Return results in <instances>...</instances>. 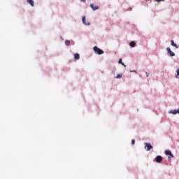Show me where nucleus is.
<instances>
[{
  "label": "nucleus",
  "instance_id": "4468645a",
  "mask_svg": "<svg viewBox=\"0 0 179 179\" xmlns=\"http://www.w3.org/2000/svg\"><path fill=\"white\" fill-rule=\"evenodd\" d=\"M65 44L66 45H71V41H66Z\"/></svg>",
  "mask_w": 179,
  "mask_h": 179
},
{
  "label": "nucleus",
  "instance_id": "1a4fd4ad",
  "mask_svg": "<svg viewBox=\"0 0 179 179\" xmlns=\"http://www.w3.org/2000/svg\"><path fill=\"white\" fill-rule=\"evenodd\" d=\"M27 2L31 5V6H34V1L33 0H27Z\"/></svg>",
  "mask_w": 179,
  "mask_h": 179
},
{
  "label": "nucleus",
  "instance_id": "f8f14e48",
  "mask_svg": "<svg viewBox=\"0 0 179 179\" xmlns=\"http://www.w3.org/2000/svg\"><path fill=\"white\" fill-rule=\"evenodd\" d=\"M171 45L173 46V47H176V48H178V46L177 45V44H176L175 43H174V41H171Z\"/></svg>",
  "mask_w": 179,
  "mask_h": 179
},
{
  "label": "nucleus",
  "instance_id": "4be33fe9",
  "mask_svg": "<svg viewBox=\"0 0 179 179\" xmlns=\"http://www.w3.org/2000/svg\"><path fill=\"white\" fill-rule=\"evenodd\" d=\"M168 159H170V157H169V158Z\"/></svg>",
  "mask_w": 179,
  "mask_h": 179
},
{
  "label": "nucleus",
  "instance_id": "a211bd4d",
  "mask_svg": "<svg viewBox=\"0 0 179 179\" xmlns=\"http://www.w3.org/2000/svg\"><path fill=\"white\" fill-rule=\"evenodd\" d=\"M131 145H135V140H134V139H133V140L131 141Z\"/></svg>",
  "mask_w": 179,
  "mask_h": 179
},
{
  "label": "nucleus",
  "instance_id": "dca6fc26",
  "mask_svg": "<svg viewBox=\"0 0 179 179\" xmlns=\"http://www.w3.org/2000/svg\"><path fill=\"white\" fill-rule=\"evenodd\" d=\"M122 59H120L119 61H118V64H122Z\"/></svg>",
  "mask_w": 179,
  "mask_h": 179
},
{
  "label": "nucleus",
  "instance_id": "6ab92c4d",
  "mask_svg": "<svg viewBox=\"0 0 179 179\" xmlns=\"http://www.w3.org/2000/svg\"><path fill=\"white\" fill-rule=\"evenodd\" d=\"M121 65H122L123 66H124V68H127V65H125V64L122 63V64H121Z\"/></svg>",
  "mask_w": 179,
  "mask_h": 179
},
{
  "label": "nucleus",
  "instance_id": "9d476101",
  "mask_svg": "<svg viewBox=\"0 0 179 179\" xmlns=\"http://www.w3.org/2000/svg\"><path fill=\"white\" fill-rule=\"evenodd\" d=\"M129 45L130 47H131L132 48H134V47H135L136 45V43H135V41H131L129 43Z\"/></svg>",
  "mask_w": 179,
  "mask_h": 179
},
{
  "label": "nucleus",
  "instance_id": "423d86ee",
  "mask_svg": "<svg viewBox=\"0 0 179 179\" xmlns=\"http://www.w3.org/2000/svg\"><path fill=\"white\" fill-rule=\"evenodd\" d=\"M83 23L85 24V26H89L90 24V22H89V21L86 22V17H83Z\"/></svg>",
  "mask_w": 179,
  "mask_h": 179
},
{
  "label": "nucleus",
  "instance_id": "412c9836",
  "mask_svg": "<svg viewBox=\"0 0 179 179\" xmlns=\"http://www.w3.org/2000/svg\"><path fill=\"white\" fill-rule=\"evenodd\" d=\"M130 72H136V71L132 70V71H130Z\"/></svg>",
  "mask_w": 179,
  "mask_h": 179
},
{
  "label": "nucleus",
  "instance_id": "7ed1b4c3",
  "mask_svg": "<svg viewBox=\"0 0 179 179\" xmlns=\"http://www.w3.org/2000/svg\"><path fill=\"white\" fill-rule=\"evenodd\" d=\"M155 160L157 163H162V162H163V157L160 155H158L156 157Z\"/></svg>",
  "mask_w": 179,
  "mask_h": 179
},
{
  "label": "nucleus",
  "instance_id": "5701e85b",
  "mask_svg": "<svg viewBox=\"0 0 179 179\" xmlns=\"http://www.w3.org/2000/svg\"><path fill=\"white\" fill-rule=\"evenodd\" d=\"M82 1H85V0H82Z\"/></svg>",
  "mask_w": 179,
  "mask_h": 179
},
{
  "label": "nucleus",
  "instance_id": "2eb2a0df",
  "mask_svg": "<svg viewBox=\"0 0 179 179\" xmlns=\"http://www.w3.org/2000/svg\"><path fill=\"white\" fill-rule=\"evenodd\" d=\"M176 72H177L176 78H179V69L176 70Z\"/></svg>",
  "mask_w": 179,
  "mask_h": 179
},
{
  "label": "nucleus",
  "instance_id": "9b49d317",
  "mask_svg": "<svg viewBox=\"0 0 179 179\" xmlns=\"http://www.w3.org/2000/svg\"><path fill=\"white\" fill-rule=\"evenodd\" d=\"M74 58L75 59H79L80 58V55H79V53L74 54Z\"/></svg>",
  "mask_w": 179,
  "mask_h": 179
},
{
  "label": "nucleus",
  "instance_id": "aec40b11",
  "mask_svg": "<svg viewBox=\"0 0 179 179\" xmlns=\"http://www.w3.org/2000/svg\"><path fill=\"white\" fill-rule=\"evenodd\" d=\"M145 74H146L147 78L149 77V73L145 72Z\"/></svg>",
  "mask_w": 179,
  "mask_h": 179
},
{
  "label": "nucleus",
  "instance_id": "ddd939ff",
  "mask_svg": "<svg viewBox=\"0 0 179 179\" xmlns=\"http://www.w3.org/2000/svg\"><path fill=\"white\" fill-rule=\"evenodd\" d=\"M122 78V74H117L115 77L116 79H121Z\"/></svg>",
  "mask_w": 179,
  "mask_h": 179
},
{
  "label": "nucleus",
  "instance_id": "f257e3e1",
  "mask_svg": "<svg viewBox=\"0 0 179 179\" xmlns=\"http://www.w3.org/2000/svg\"><path fill=\"white\" fill-rule=\"evenodd\" d=\"M93 50L96 54H98L99 55H101V54H104V51L103 50L99 48L97 46H94L93 48Z\"/></svg>",
  "mask_w": 179,
  "mask_h": 179
},
{
  "label": "nucleus",
  "instance_id": "f3484780",
  "mask_svg": "<svg viewBox=\"0 0 179 179\" xmlns=\"http://www.w3.org/2000/svg\"><path fill=\"white\" fill-rule=\"evenodd\" d=\"M156 1V2H164V0H155Z\"/></svg>",
  "mask_w": 179,
  "mask_h": 179
},
{
  "label": "nucleus",
  "instance_id": "f03ea898",
  "mask_svg": "<svg viewBox=\"0 0 179 179\" xmlns=\"http://www.w3.org/2000/svg\"><path fill=\"white\" fill-rule=\"evenodd\" d=\"M145 148L147 151L150 150V149H153V146L152 145V144H150V143H145Z\"/></svg>",
  "mask_w": 179,
  "mask_h": 179
},
{
  "label": "nucleus",
  "instance_id": "6e6552de",
  "mask_svg": "<svg viewBox=\"0 0 179 179\" xmlns=\"http://www.w3.org/2000/svg\"><path fill=\"white\" fill-rule=\"evenodd\" d=\"M165 155L171 156V157H174V155H173V153H171V151H170V150H166Z\"/></svg>",
  "mask_w": 179,
  "mask_h": 179
},
{
  "label": "nucleus",
  "instance_id": "20e7f679",
  "mask_svg": "<svg viewBox=\"0 0 179 179\" xmlns=\"http://www.w3.org/2000/svg\"><path fill=\"white\" fill-rule=\"evenodd\" d=\"M166 50H167L168 53L171 55V57H174L176 55V54H174V52H173V51H171V49H170V48H167Z\"/></svg>",
  "mask_w": 179,
  "mask_h": 179
},
{
  "label": "nucleus",
  "instance_id": "0eeeda50",
  "mask_svg": "<svg viewBox=\"0 0 179 179\" xmlns=\"http://www.w3.org/2000/svg\"><path fill=\"white\" fill-rule=\"evenodd\" d=\"M169 113L170 114H173V115L179 114V108H178V110H171Z\"/></svg>",
  "mask_w": 179,
  "mask_h": 179
},
{
  "label": "nucleus",
  "instance_id": "39448f33",
  "mask_svg": "<svg viewBox=\"0 0 179 179\" xmlns=\"http://www.w3.org/2000/svg\"><path fill=\"white\" fill-rule=\"evenodd\" d=\"M90 8H92V9H93V10H97V9H100V7L99 6H94V4H93V3L90 4Z\"/></svg>",
  "mask_w": 179,
  "mask_h": 179
}]
</instances>
